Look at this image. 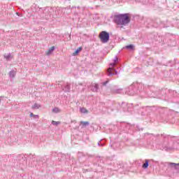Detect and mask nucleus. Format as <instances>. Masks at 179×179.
Masks as SVG:
<instances>
[{
	"label": "nucleus",
	"instance_id": "obj_1",
	"mask_svg": "<svg viewBox=\"0 0 179 179\" xmlns=\"http://www.w3.org/2000/svg\"><path fill=\"white\" fill-rule=\"evenodd\" d=\"M114 22L118 25V27L122 29L124 26H127L129 22H131V18L129 17V14H119L115 15Z\"/></svg>",
	"mask_w": 179,
	"mask_h": 179
},
{
	"label": "nucleus",
	"instance_id": "obj_2",
	"mask_svg": "<svg viewBox=\"0 0 179 179\" xmlns=\"http://www.w3.org/2000/svg\"><path fill=\"white\" fill-rule=\"evenodd\" d=\"M99 38L101 43H108V40H110V34L106 31H102L99 34Z\"/></svg>",
	"mask_w": 179,
	"mask_h": 179
},
{
	"label": "nucleus",
	"instance_id": "obj_3",
	"mask_svg": "<svg viewBox=\"0 0 179 179\" xmlns=\"http://www.w3.org/2000/svg\"><path fill=\"white\" fill-rule=\"evenodd\" d=\"M113 71H115V75H117V72L115 70V69L114 67H109L108 69V73L109 76H111V75H114V73H113Z\"/></svg>",
	"mask_w": 179,
	"mask_h": 179
},
{
	"label": "nucleus",
	"instance_id": "obj_4",
	"mask_svg": "<svg viewBox=\"0 0 179 179\" xmlns=\"http://www.w3.org/2000/svg\"><path fill=\"white\" fill-rule=\"evenodd\" d=\"M82 48H83L82 46L78 48L76 50L72 53L73 57H76V55H78V54H79V52L82 51Z\"/></svg>",
	"mask_w": 179,
	"mask_h": 179
},
{
	"label": "nucleus",
	"instance_id": "obj_5",
	"mask_svg": "<svg viewBox=\"0 0 179 179\" xmlns=\"http://www.w3.org/2000/svg\"><path fill=\"white\" fill-rule=\"evenodd\" d=\"M54 50H55V46L50 47L48 49V50L46 52V55H51V54H52V52H54Z\"/></svg>",
	"mask_w": 179,
	"mask_h": 179
},
{
	"label": "nucleus",
	"instance_id": "obj_6",
	"mask_svg": "<svg viewBox=\"0 0 179 179\" xmlns=\"http://www.w3.org/2000/svg\"><path fill=\"white\" fill-rule=\"evenodd\" d=\"M80 113H82L83 114H87V113H89V110L87 109H86L85 108H81L80 109Z\"/></svg>",
	"mask_w": 179,
	"mask_h": 179
},
{
	"label": "nucleus",
	"instance_id": "obj_7",
	"mask_svg": "<svg viewBox=\"0 0 179 179\" xmlns=\"http://www.w3.org/2000/svg\"><path fill=\"white\" fill-rule=\"evenodd\" d=\"M80 125H82V127H87V125H89V122H80Z\"/></svg>",
	"mask_w": 179,
	"mask_h": 179
},
{
	"label": "nucleus",
	"instance_id": "obj_8",
	"mask_svg": "<svg viewBox=\"0 0 179 179\" xmlns=\"http://www.w3.org/2000/svg\"><path fill=\"white\" fill-rule=\"evenodd\" d=\"M52 113H61V110H59V108H55L53 109H52Z\"/></svg>",
	"mask_w": 179,
	"mask_h": 179
},
{
	"label": "nucleus",
	"instance_id": "obj_9",
	"mask_svg": "<svg viewBox=\"0 0 179 179\" xmlns=\"http://www.w3.org/2000/svg\"><path fill=\"white\" fill-rule=\"evenodd\" d=\"M41 107V105H40L38 103H34V105L32 106V108H34V109L40 108Z\"/></svg>",
	"mask_w": 179,
	"mask_h": 179
},
{
	"label": "nucleus",
	"instance_id": "obj_10",
	"mask_svg": "<svg viewBox=\"0 0 179 179\" xmlns=\"http://www.w3.org/2000/svg\"><path fill=\"white\" fill-rule=\"evenodd\" d=\"M15 76H16V71H12L10 72V78H15Z\"/></svg>",
	"mask_w": 179,
	"mask_h": 179
},
{
	"label": "nucleus",
	"instance_id": "obj_11",
	"mask_svg": "<svg viewBox=\"0 0 179 179\" xmlns=\"http://www.w3.org/2000/svg\"><path fill=\"white\" fill-rule=\"evenodd\" d=\"M149 167V162L146 161L145 164H143V169H148Z\"/></svg>",
	"mask_w": 179,
	"mask_h": 179
},
{
	"label": "nucleus",
	"instance_id": "obj_12",
	"mask_svg": "<svg viewBox=\"0 0 179 179\" xmlns=\"http://www.w3.org/2000/svg\"><path fill=\"white\" fill-rule=\"evenodd\" d=\"M52 125H55L56 127H58V125H59V124H61V122H55V121L52 120Z\"/></svg>",
	"mask_w": 179,
	"mask_h": 179
},
{
	"label": "nucleus",
	"instance_id": "obj_13",
	"mask_svg": "<svg viewBox=\"0 0 179 179\" xmlns=\"http://www.w3.org/2000/svg\"><path fill=\"white\" fill-rule=\"evenodd\" d=\"M169 166H174L176 167L177 166H179V163L178 164H176V163L170 162L169 163Z\"/></svg>",
	"mask_w": 179,
	"mask_h": 179
},
{
	"label": "nucleus",
	"instance_id": "obj_14",
	"mask_svg": "<svg viewBox=\"0 0 179 179\" xmlns=\"http://www.w3.org/2000/svg\"><path fill=\"white\" fill-rule=\"evenodd\" d=\"M117 65V60H115L113 63L110 64V66H115Z\"/></svg>",
	"mask_w": 179,
	"mask_h": 179
},
{
	"label": "nucleus",
	"instance_id": "obj_15",
	"mask_svg": "<svg viewBox=\"0 0 179 179\" xmlns=\"http://www.w3.org/2000/svg\"><path fill=\"white\" fill-rule=\"evenodd\" d=\"M30 117H34V118H35V117H36L37 118H38V115H34V114H33V113H30Z\"/></svg>",
	"mask_w": 179,
	"mask_h": 179
},
{
	"label": "nucleus",
	"instance_id": "obj_16",
	"mask_svg": "<svg viewBox=\"0 0 179 179\" xmlns=\"http://www.w3.org/2000/svg\"><path fill=\"white\" fill-rule=\"evenodd\" d=\"M126 48H130L131 50H132V48H134V45H129L126 46Z\"/></svg>",
	"mask_w": 179,
	"mask_h": 179
},
{
	"label": "nucleus",
	"instance_id": "obj_17",
	"mask_svg": "<svg viewBox=\"0 0 179 179\" xmlns=\"http://www.w3.org/2000/svg\"><path fill=\"white\" fill-rule=\"evenodd\" d=\"M106 83H108V80H106L105 83H103V86H106Z\"/></svg>",
	"mask_w": 179,
	"mask_h": 179
},
{
	"label": "nucleus",
	"instance_id": "obj_18",
	"mask_svg": "<svg viewBox=\"0 0 179 179\" xmlns=\"http://www.w3.org/2000/svg\"><path fill=\"white\" fill-rule=\"evenodd\" d=\"M94 87H96V89H99V85L95 84V86H94Z\"/></svg>",
	"mask_w": 179,
	"mask_h": 179
},
{
	"label": "nucleus",
	"instance_id": "obj_19",
	"mask_svg": "<svg viewBox=\"0 0 179 179\" xmlns=\"http://www.w3.org/2000/svg\"><path fill=\"white\" fill-rule=\"evenodd\" d=\"M10 55H9L8 57H6V58H10Z\"/></svg>",
	"mask_w": 179,
	"mask_h": 179
},
{
	"label": "nucleus",
	"instance_id": "obj_20",
	"mask_svg": "<svg viewBox=\"0 0 179 179\" xmlns=\"http://www.w3.org/2000/svg\"><path fill=\"white\" fill-rule=\"evenodd\" d=\"M0 102H1V99H0Z\"/></svg>",
	"mask_w": 179,
	"mask_h": 179
}]
</instances>
